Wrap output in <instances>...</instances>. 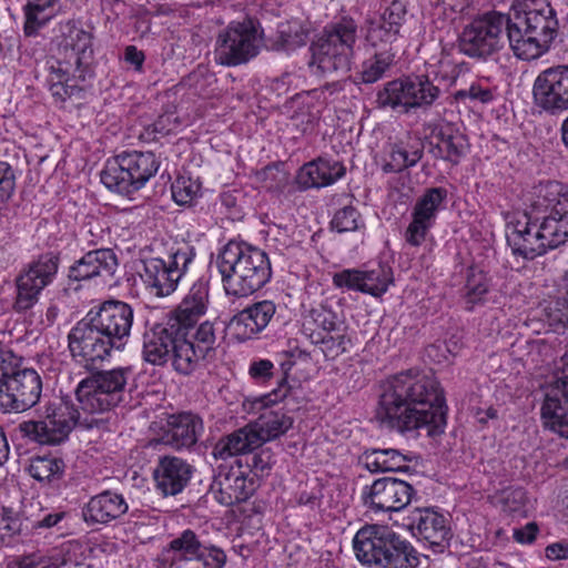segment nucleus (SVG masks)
Listing matches in <instances>:
<instances>
[{"instance_id": "obj_4", "label": "nucleus", "mask_w": 568, "mask_h": 568, "mask_svg": "<svg viewBox=\"0 0 568 568\" xmlns=\"http://www.w3.org/2000/svg\"><path fill=\"white\" fill-rule=\"evenodd\" d=\"M555 210L554 215L535 214L525 210L521 214L507 216V241L513 253L534 260L555 250L568 241V223L561 220L565 212Z\"/></svg>"}, {"instance_id": "obj_11", "label": "nucleus", "mask_w": 568, "mask_h": 568, "mask_svg": "<svg viewBox=\"0 0 568 568\" xmlns=\"http://www.w3.org/2000/svg\"><path fill=\"white\" fill-rule=\"evenodd\" d=\"M293 426V418L283 409L265 410L257 420L223 436L212 449L215 459H227L258 449L266 442L284 435Z\"/></svg>"}, {"instance_id": "obj_40", "label": "nucleus", "mask_w": 568, "mask_h": 568, "mask_svg": "<svg viewBox=\"0 0 568 568\" xmlns=\"http://www.w3.org/2000/svg\"><path fill=\"white\" fill-rule=\"evenodd\" d=\"M491 288V277L481 268L470 266L466 273L462 297L466 310L471 311L477 305H484Z\"/></svg>"}, {"instance_id": "obj_39", "label": "nucleus", "mask_w": 568, "mask_h": 568, "mask_svg": "<svg viewBox=\"0 0 568 568\" xmlns=\"http://www.w3.org/2000/svg\"><path fill=\"white\" fill-rule=\"evenodd\" d=\"M412 457L397 449H372L362 456L364 467L371 473L407 471Z\"/></svg>"}, {"instance_id": "obj_20", "label": "nucleus", "mask_w": 568, "mask_h": 568, "mask_svg": "<svg viewBox=\"0 0 568 568\" xmlns=\"http://www.w3.org/2000/svg\"><path fill=\"white\" fill-rule=\"evenodd\" d=\"M560 362L561 376L542 389L540 415L545 427L568 438V346Z\"/></svg>"}, {"instance_id": "obj_46", "label": "nucleus", "mask_w": 568, "mask_h": 568, "mask_svg": "<svg viewBox=\"0 0 568 568\" xmlns=\"http://www.w3.org/2000/svg\"><path fill=\"white\" fill-rule=\"evenodd\" d=\"M65 564L64 555L57 549H52L20 556L12 560L8 568H61Z\"/></svg>"}, {"instance_id": "obj_24", "label": "nucleus", "mask_w": 568, "mask_h": 568, "mask_svg": "<svg viewBox=\"0 0 568 568\" xmlns=\"http://www.w3.org/2000/svg\"><path fill=\"white\" fill-rule=\"evenodd\" d=\"M393 282V270L384 263L369 270L345 268L333 275L335 287L361 292L374 297L384 295Z\"/></svg>"}, {"instance_id": "obj_60", "label": "nucleus", "mask_w": 568, "mask_h": 568, "mask_svg": "<svg viewBox=\"0 0 568 568\" xmlns=\"http://www.w3.org/2000/svg\"><path fill=\"white\" fill-rule=\"evenodd\" d=\"M204 548L196 558L203 568H223L225 566L227 557L222 548L205 541Z\"/></svg>"}, {"instance_id": "obj_36", "label": "nucleus", "mask_w": 568, "mask_h": 568, "mask_svg": "<svg viewBox=\"0 0 568 568\" xmlns=\"http://www.w3.org/2000/svg\"><path fill=\"white\" fill-rule=\"evenodd\" d=\"M425 144L420 139L399 141L389 146L382 166L385 173H399L415 166L423 158Z\"/></svg>"}, {"instance_id": "obj_29", "label": "nucleus", "mask_w": 568, "mask_h": 568, "mask_svg": "<svg viewBox=\"0 0 568 568\" xmlns=\"http://www.w3.org/2000/svg\"><path fill=\"white\" fill-rule=\"evenodd\" d=\"M204 432L202 418L191 412L170 415L161 440L175 450L192 448Z\"/></svg>"}, {"instance_id": "obj_51", "label": "nucleus", "mask_w": 568, "mask_h": 568, "mask_svg": "<svg viewBox=\"0 0 568 568\" xmlns=\"http://www.w3.org/2000/svg\"><path fill=\"white\" fill-rule=\"evenodd\" d=\"M42 291L37 284H32L28 278L18 274L13 310L17 313H26L32 310L38 304Z\"/></svg>"}, {"instance_id": "obj_61", "label": "nucleus", "mask_w": 568, "mask_h": 568, "mask_svg": "<svg viewBox=\"0 0 568 568\" xmlns=\"http://www.w3.org/2000/svg\"><path fill=\"white\" fill-rule=\"evenodd\" d=\"M406 6L403 1H393L379 16L385 23L389 24L394 30L399 33L402 26L406 20Z\"/></svg>"}, {"instance_id": "obj_8", "label": "nucleus", "mask_w": 568, "mask_h": 568, "mask_svg": "<svg viewBox=\"0 0 568 568\" xmlns=\"http://www.w3.org/2000/svg\"><path fill=\"white\" fill-rule=\"evenodd\" d=\"M131 378L130 367H116L92 374L78 384L75 397L83 414L90 419L105 420L100 430L109 429L111 413L125 399Z\"/></svg>"}, {"instance_id": "obj_19", "label": "nucleus", "mask_w": 568, "mask_h": 568, "mask_svg": "<svg viewBox=\"0 0 568 568\" xmlns=\"http://www.w3.org/2000/svg\"><path fill=\"white\" fill-rule=\"evenodd\" d=\"M114 351H123L130 339L134 311L122 301L110 300L88 312Z\"/></svg>"}, {"instance_id": "obj_25", "label": "nucleus", "mask_w": 568, "mask_h": 568, "mask_svg": "<svg viewBox=\"0 0 568 568\" xmlns=\"http://www.w3.org/2000/svg\"><path fill=\"white\" fill-rule=\"evenodd\" d=\"M408 528L419 540L442 552L448 545L452 530L448 519L433 508H416L408 517Z\"/></svg>"}, {"instance_id": "obj_37", "label": "nucleus", "mask_w": 568, "mask_h": 568, "mask_svg": "<svg viewBox=\"0 0 568 568\" xmlns=\"http://www.w3.org/2000/svg\"><path fill=\"white\" fill-rule=\"evenodd\" d=\"M410 75H404L384 84L378 91L376 102L379 108L408 114L414 111L412 102Z\"/></svg>"}, {"instance_id": "obj_34", "label": "nucleus", "mask_w": 568, "mask_h": 568, "mask_svg": "<svg viewBox=\"0 0 568 568\" xmlns=\"http://www.w3.org/2000/svg\"><path fill=\"white\" fill-rule=\"evenodd\" d=\"M129 510L126 499L122 494L103 490L92 496L82 508V517L89 525H108L120 519Z\"/></svg>"}, {"instance_id": "obj_27", "label": "nucleus", "mask_w": 568, "mask_h": 568, "mask_svg": "<svg viewBox=\"0 0 568 568\" xmlns=\"http://www.w3.org/2000/svg\"><path fill=\"white\" fill-rule=\"evenodd\" d=\"M118 267V256L112 248H97L87 252L69 266L68 278L74 282L100 278L106 283Z\"/></svg>"}, {"instance_id": "obj_47", "label": "nucleus", "mask_w": 568, "mask_h": 568, "mask_svg": "<svg viewBox=\"0 0 568 568\" xmlns=\"http://www.w3.org/2000/svg\"><path fill=\"white\" fill-rule=\"evenodd\" d=\"M395 54L389 50L375 52L373 57L364 60L358 73L361 82L372 84L379 81L389 70Z\"/></svg>"}, {"instance_id": "obj_62", "label": "nucleus", "mask_w": 568, "mask_h": 568, "mask_svg": "<svg viewBox=\"0 0 568 568\" xmlns=\"http://www.w3.org/2000/svg\"><path fill=\"white\" fill-rule=\"evenodd\" d=\"M526 500V491L521 487L508 488L503 491L501 503L504 510L508 513L520 511L524 508Z\"/></svg>"}, {"instance_id": "obj_1", "label": "nucleus", "mask_w": 568, "mask_h": 568, "mask_svg": "<svg viewBox=\"0 0 568 568\" xmlns=\"http://www.w3.org/2000/svg\"><path fill=\"white\" fill-rule=\"evenodd\" d=\"M376 419L400 434L426 428L429 436L444 432L445 398L438 382L414 371L402 372L381 386Z\"/></svg>"}, {"instance_id": "obj_17", "label": "nucleus", "mask_w": 568, "mask_h": 568, "mask_svg": "<svg viewBox=\"0 0 568 568\" xmlns=\"http://www.w3.org/2000/svg\"><path fill=\"white\" fill-rule=\"evenodd\" d=\"M532 102L540 114L556 116L568 111V64L547 68L537 75Z\"/></svg>"}, {"instance_id": "obj_14", "label": "nucleus", "mask_w": 568, "mask_h": 568, "mask_svg": "<svg viewBox=\"0 0 568 568\" xmlns=\"http://www.w3.org/2000/svg\"><path fill=\"white\" fill-rule=\"evenodd\" d=\"M262 47L263 29L258 21H232L216 38L214 61L224 67L245 64L258 55Z\"/></svg>"}, {"instance_id": "obj_41", "label": "nucleus", "mask_w": 568, "mask_h": 568, "mask_svg": "<svg viewBox=\"0 0 568 568\" xmlns=\"http://www.w3.org/2000/svg\"><path fill=\"white\" fill-rule=\"evenodd\" d=\"M59 0H31L23 6L24 24L23 32L27 37H33L51 19H53L59 9Z\"/></svg>"}, {"instance_id": "obj_2", "label": "nucleus", "mask_w": 568, "mask_h": 568, "mask_svg": "<svg viewBox=\"0 0 568 568\" xmlns=\"http://www.w3.org/2000/svg\"><path fill=\"white\" fill-rule=\"evenodd\" d=\"M508 16L507 40L518 59L530 61L549 51L558 34L559 22L547 0L516 1Z\"/></svg>"}, {"instance_id": "obj_12", "label": "nucleus", "mask_w": 568, "mask_h": 568, "mask_svg": "<svg viewBox=\"0 0 568 568\" xmlns=\"http://www.w3.org/2000/svg\"><path fill=\"white\" fill-rule=\"evenodd\" d=\"M160 165V158L151 151H123L105 161L100 178L110 191L130 195L141 190Z\"/></svg>"}, {"instance_id": "obj_44", "label": "nucleus", "mask_w": 568, "mask_h": 568, "mask_svg": "<svg viewBox=\"0 0 568 568\" xmlns=\"http://www.w3.org/2000/svg\"><path fill=\"white\" fill-rule=\"evenodd\" d=\"M343 206L335 211L329 223L332 231L337 233L358 232L365 230V221L352 204V196L348 194L341 195Z\"/></svg>"}, {"instance_id": "obj_43", "label": "nucleus", "mask_w": 568, "mask_h": 568, "mask_svg": "<svg viewBox=\"0 0 568 568\" xmlns=\"http://www.w3.org/2000/svg\"><path fill=\"white\" fill-rule=\"evenodd\" d=\"M65 464L53 455L36 456L30 460L28 471L40 483L55 484L63 477Z\"/></svg>"}, {"instance_id": "obj_50", "label": "nucleus", "mask_w": 568, "mask_h": 568, "mask_svg": "<svg viewBox=\"0 0 568 568\" xmlns=\"http://www.w3.org/2000/svg\"><path fill=\"white\" fill-rule=\"evenodd\" d=\"M306 33L297 21H284L277 24L274 47L276 50H293L304 45Z\"/></svg>"}, {"instance_id": "obj_55", "label": "nucleus", "mask_w": 568, "mask_h": 568, "mask_svg": "<svg viewBox=\"0 0 568 568\" xmlns=\"http://www.w3.org/2000/svg\"><path fill=\"white\" fill-rule=\"evenodd\" d=\"M14 169L6 161H0V212L7 206L16 190Z\"/></svg>"}, {"instance_id": "obj_7", "label": "nucleus", "mask_w": 568, "mask_h": 568, "mask_svg": "<svg viewBox=\"0 0 568 568\" xmlns=\"http://www.w3.org/2000/svg\"><path fill=\"white\" fill-rule=\"evenodd\" d=\"M39 419L20 424V430L28 438L45 445H59L68 439L74 427L82 429H101L104 419H90L74 404L64 397L44 400L38 409Z\"/></svg>"}, {"instance_id": "obj_42", "label": "nucleus", "mask_w": 568, "mask_h": 568, "mask_svg": "<svg viewBox=\"0 0 568 568\" xmlns=\"http://www.w3.org/2000/svg\"><path fill=\"white\" fill-rule=\"evenodd\" d=\"M413 109L427 110L432 108L442 95V88L434 83L426 73H410Z\"/></svg>"}, {"instance_id": "obj_58", "label": "nucleus", "mask_w": 568, "mask_h": 568, "mask_svg": "<svg viewBox=\"0 0 568 568\" xmlns=\"http://www.w3.org/2000/svg\"><path fill=\"white\" fill-rule=\"evenodd\" d=\"M276 373L272 361L266 358L253 359L248 366V375L255 384L263 385L268 383Z\"/></svg>"}, {"instance_id": "obj_10", "label": "nucleus", "mask_w": 568, "mask_h": 568, "mask_svg": "<svg viewBox=\"0 0 568 568\" xmlns=\"http://www.w3.org/2000/svg\"><path fill=\"white\" fill-rule=\"evenodd\" d=\"M196 247L189 241L165 243L164 256L140 260L138 274L145 288L156 297L173 294L196 257Z\"/></svg>"}, {"instance_id": "obj_18", "label": "nucleus", "mask_w": 568, "mask_h": 568, "mask_svg": "<svg viewBox=\"0 0 568 568\" xmlns=\"http://www.w3.org/2000/svg\"><path fill=\"white\" fill-rule=\"evenodd\" d=\"M42 393L41 376L33 368L18 367L0 385V413H23L34 407Z\"/></svg>"}, {"instance_id": "obj_22", "label": "nucleus", "mask_w": 568, "mask_h": 568, "mask_svg": "<svg viewBox=\"0 0 568 568\" xmlns=\"http://www.w3.org/2000/svg\"><path fill=\"white\" fill-rule=\"evenodd\" d=\"M255 489V479L242 468L240 460L236 465H220L210 485L214 499L224 506L246 501Z\"/></svg>"}, {"instance_id": "obj_16", "label": "nucleus", "mask_w": 568, "mask_h": 568, "mask_svg": "<svg viewBox=\"0 0 568 568\" xmlns=\"http://www.w3.org/2000/svg\"><path fill=\"white\" fill-rule=\"evenodd\" d=\"M67 338L72 359L88 369L94 368L114 351L89 313L75 323Z\"/></svg>"}, {"instance_id": "obj_23", "label": "nucleus", "mask_w": 568, "mask_h": 568, "mask_svg": "<svg viewBox=\"0 0 568 568\" xmlns=\"http://www.w3.org/2000/svg\"><path fill=\"white\" fill-rule=\"evenodd\" d=\"M447 190L442 186L429 187L416 201L412 211V221L404 233L407 244L420 246L435 225L437 214L447 199Z\"/></svg>"}, {"instance_id": "obj_21", "label": "nucleus", "mask_w": 568, "mask_h": 568, "mask_svg": "<svg viewBox=\"0 0 568 568\" xmlns=\"http://www.w3.org/2000/svg\"><path fill=\"white\" fill-rule=\"evenodd\" d=\"M415 495L416 490L409 483L395 477H382L363 488L362 500L375 513H396L406 508Z\"/></svg>"}, {"instance_id": "obj_13", "label": "nucleus", "mask_w": 568, "mask_h": 568, "mask_svg": "<svg viewBox=\"0 0 568 568\" xmlns=\"http://www.w3.org/2000/svg\"><path fill=\"white\" fill-rule=\"evenodd\" d=\"M190 331L182 326L170 315L161 323H155L146 327L143 333L142 356L152 365H165L171 362L175 372L182 375H190V365L187 366L182 355V348L185 347V336Z\"/></svg>"}, {"instance_id": "obj_54", "label": "nucleus", "mask_w": 568, "mask_h": 568, "mask_svg": "<svg viewBox=\"0 0 568 568\" xmlns=\"http://www.w3.org/2000/svg\"><path fill=\"white\" fill-rule=\"evenodd\" d=\"M398 36L399 33L385 23L381 17L367 20L365 38L372 47L377 48L382 44H392L397 40Z\"/></svg>"}, {"instance_id": "obj_63", "label": "nucleus", "mask_w": 568, "mask_h": 568, "mask_svg": "<svg viewBox=\"0 0 568 568\" xmlns=\"http://www.w3.org/2000/svg\"><path fill=\"white\" fill-rule=\"evenodd\" d=\"M21 366V358L12 351L0 347V385Z\"/></svg>"}, {"instance_id": "obj_30", "label": "nucleus", "mask_w": 568, "mask_h": 568, "mask_svg": "<svg viewBox=\"0 0 568 568\" xmlns=\"http://www.w3.org/2000/svg\"><path fill=\"white\" fill-rule=\"evenodd\" d=\"M204 548V541L194 530L187 528L172 538L156 557V568H184L196 560Z\"/></svg>"}, {"instance_id": "obj_52", "label": "nucleus", "mask_w": 568, "mask_h": 568, "mask_svg": "<svg viewBox=\"0 0 568 568\" xmlns=\"http://www.w3.org/2000/svg\"><path fill=\"white\" fill-rule=\"evenodd\" d=\"M462 72V65L455 63L448 57L439 59L436 63H429L426 74L433 82H438L439 88L444 85L446 89L454 85Z\"/></svg>"}, {"instance_id": "obj_5", "label": "nucleus", "mask_w": 568, "mask_h": 568, "mask_svg": "<svg viewBox=\"0 0 568 568\" xmlns=\"http://www.w3.org/2000/svg\"><path fill=\"white\" fill-rule=\"evenodd\" d=\"M65 36V48L70 52L65 60L55 61L50 67L48 78L49 90L53 98L64 102L72 97L80 95V82L92 75L93 36L91 32L77 28L72 21L61 26Z\"/></svg>"}, {"instance_id": "obj_15", "label": "nucleus", "mask_w": 568, "mask_h": 568, "mask_svg": "<svg viewBox=\"0 0 568 568\" xmlns=\"http://www.w3.org/2000/svg\"><path fill=\"white\" fill-rule=\"evenodd\" d=\"M509 16L489 11L476 17L458 37L459 51L473 59L487 60L505 45Z\"/></svg>"}, {"instance_id": "obj_57", "label": "nucleus", "mask_w": 568, "mask_h": 568, "mask_svg": "<svg viewBox=\"0 0 568 568\" xmlns=\"http://www.w3.org/2000/svg\"><path fill=\"white\" fill-rule=\"evenodd\" d=\"M304 92L295 94L287 103L286 108L292 111L291 119L301 120L302 122H313L318 113L320 109H316L314 103H302V97ZM303 102H305L303 100Z\"/></svg>"}, {"instance_id": "obj_35", "label": "nucleus", "mask_w": 568, "mask_h": 568, "mask_svg": "<svg viewBox=\"0 0 568 568\" xmlns=\"http://www.w3.org/2000/svg\"><path fill=\"white\" fill-rule=\"evenodd\" d=\"M345 173L346 168L342 162L320 156L298 170L296 183L303 190L325 187L341 180Z\"/></svg>"}, {"instance_id": "obj_53", "label": "nucleus", "mask_w": 568, "mask_h": 568, "mask_svg": "<svg viewBox=\"0 0 568 568\" xmlns=\"http://www.w3.org/2000/svg\"><path fill=\"white\" fill-rule=\"evenodd\" d=\"M172 199L179 205H191L200 195L201 183L197 179L181 174L171 185Z\"/></svg>"}, {"instance_id": "obj_28", "label": "nucleus", "mask_w": 568, "mask_h": 568, "mask_svg": "<svg viewBox=\"0 0 568 568\" xmlns=\"http://www.w3.org/2000/svg\"><path fill=\"white\" fill-rule=\"evenodd\" d=\"M194 468L185 459L162 456L153 469L154 487L162 497L176 496L190 484Z\"/></svg>"}, {"instance_id": "obj_49", "label": "nucleus", "mask_w": 568, "mask_h": 568, "mask_svg": "<svg viewBox=\"0 0 568 568\" xmlns=\"http://www.w3.org/2000/svg\"><path fill=\"white\" fill-rule=\"evenodd\" d=\"M308 338L312 344L322 345V352L325 357H336L347 352L348 345L351 344V339L342 329H339V332L324 334L312 329V333L308 334Z\"/></svg>"}, {"instance_id": "obj_26", "label": "nucleus", "mask_w": 568, "mask_h": 568, "mask_svg": "<svg viewBox=\"0 0 568 568\" xmlns=\"http://www.w3.org/2000/svg\"><path fill=\"white\" fill-rule=\"evenodd\" d=\"M276 311L277 305L274 301H256L235 314L231 318L229 327L240 342L255 338L270 325Z\"/></svg>"}, {"instance_id": "obj_6", "label": "nucleus", "mask_w": 568, "mask_h": 568, "mask_svg": "<svg viewBox=\"0 0 568 568\" xmlns=\"http://www.w3.org/2000/svg\"><path fill=\"white\" fill-rule=\"evenodd\" d=\"M359 26L351 16H342L327 23L310 45L308 67L316 74L346 73L355 59Z\"/></svg>"}, {"instance_id": "obj_3", "label": "nucleus", "mask_w": 568, "mask_h": 568, "mask_svg": "<svg viewBox=\"0 0 568 568\" xmlns=\"http://www.w3.org/2000/svg\"><path fill=\"white\" fill-rule=\"evenodd\" d=\"M215 265L226 295L234 297L250 296L272 278L267 253L244 241H229L219 251Z\"/></svg>"}, {"instance_id": "obj_48", "label": "nucleus", "mask_w": 568, "mask_h": 568, "mask_svg": "<svg viewBox=\"0 0 568 568\" xmlns=\"http://www.w3.org/2000/svg\"><path fill=\"white\" fill-rule=\"evenodd\" d=\"M294 365L295 361L293 355L285 353L283 355V359L280 362L282 377L278 381L277 388L273 389L271 393L257 397L253 403L256 408H267L287 397L290 393V386L287 384L286 376Z\"/></svg>"}, {"instance_id": "obj_38", "label": "nucleus", "mask_w": 568, "mask_h": 568, "mask_svg": "<svg viewBox=\"0 0 568 568\" xmlns=\"http://www.w3.org/2000/svg\"><path fill=\"white\" fill-rule=\"evenodd\" d=\"M59 265L60 254L50 251L40 254L37 258L26 264L19 275L44 290L53 283L59 271Z\"/></svg>"}, {"instance_id": "obj_32", "label": "nucleus", "mask_w": 568, "mask_h": 568, "mask_svg": "<svg viewBox=\"0 0 568 568\" xmlns=\"http://www.w3.org/2000/svg\"><path fill=\"white\" fill-rule=\"evenodd\" d=\"M219 322L204 321L197 323L190 335L185 336L184 363L190 365L193 373L199 363L209 357H213L217 347Z\"/></svg>"}, {"instance_id": "obj_31", "label": "nucleus", "mask_w": 568, "mask_h": 568, "mask_svg": "<svg viewBox=\"0 0 568 568\" xmlns=\"http://www.w3.org/2000/svg\"><path fill=\"white\" fill-rule=\"evenodd\" d=\"M210 305V283L197 278L187 290L179 305L169 314L190 332L206 314Z\"/></svg>"}, {"instance_id": "obj_59", "label": "nucleus", "mask_w": 568, "mask_h": 568, "mask_svg": "<svg viewBox=\"0 0 568 568\" xmlns=\"http://www.w3.org/2000/svg\"><path fill=\"white\" fill-rule=\"evenodd\" d=\"M494 91L489 87L483 85L480 82H474L467 89L458 90L455 93L457 101H478L480 103H489L494 100Z\"/></svg>"}, {"instance_id": "obj_56", "label": "nucleus", "mask_w": 568, "mask_h": 568, "mask_svg": "<svg viewBox=\"0 0 568 568\" xmlns=\"http://www.w3.org/2000/svg\"><path fill=\"white\" fill-rule=\"evenodd\" d=\"M245 459L246 466L254 471L256 476H264L271 469L274 460V455L270 448H261L258 450L254 449L251 452Z\"/></svg>"}, {"instance_id": "obj_64", "label": "nucleus", "mask_w": 568, "mask_h": 568, "mask_svg": "<svg viewBox=\"0 0 568 568\" xmlns=\"http://www.w3.org/2000/svg\"><path fill=\"white\" fill-rule=\"evenodd\" d=\"M538 532V526L536 523H528L524 527L514 529V539L524 545H528L535 541Z\"/></svg>"}, {"instance_id": "obj_9", "label": "nucleus", "mask_w": 568, "mask_h": 568, "mask_svg": "<svg viewBox=\"0 0 568 568\" xmlns=\"http://www.w3.org/2000/svg\"><path fill=\"white\" fill-rule=\"evenodd\" d=\"M357 559L375 568H416L419 558L413 545L388 527L366 526L353 540Z\"/></svg>"}, {"instance_id": "obj_45", "label": "nucleus", "mask_w": 568, "mask_h": 568, "mask_svg": "<svg viewBox=\"0 0 568 568\" xmlns=\"http://www.w3.org/2000/svg\"><path fill=\"white\" fill-rule=\"evenodd\" d=\"M341 325L334 311L327 306L318 305L310 310L303 324V332L307 336L312 333V329L323 334L334 333L339 332Z\"/></svg>"}, {"instance_id": "obj_33", "label": "nucleus", "mask_w": 568, "mask_h": 568, "mask_svg": "<svg viewBox=\"0 0 568 568\" xmlns=\"http://www.w3.org/2000/svg\"><path fill=\"white\" fill-rule=\"evenodd\" d=\"M435 142H429L428 152L435 159L443 160L452 165H458L469 150L465 134L452 123L438 125L433 130Z\"/></svg>"}]
</instances>
